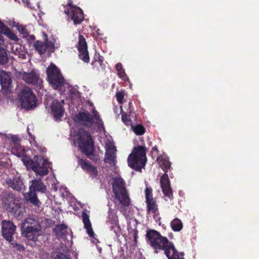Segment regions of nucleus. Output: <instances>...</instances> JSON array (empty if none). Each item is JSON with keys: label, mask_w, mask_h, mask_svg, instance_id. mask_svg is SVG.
<instances>
[{"label": "nucleus", "mask_w": 259, "mask_h": 259, "mask_svg": "<svg viewBox=\"0 0 259 259\" xmlns=\"http://www.w3.org/2000/svg\"><path fill=\"white\" fill-rule=\"evenodd\" d=\"M12 140L14 144L15 148L21 152L20 154H16L17 156L21 157L22 161L27 169H32L36 176H44L48 174L50 164L47 160L44 159L41 156H34L33 159H30L23 154L24 149L19 147V138L17 136H13Z\"/></svg>", "instance_id": "1"}, {"label": "nucleus", "mask_w": 259, "mask_h": 259, "mask_svg": "<svg viewBox=\"0 0 259 259\" xmlns=\"http://www.w3.org/2000/svg\"><path fill=\"white\" fill-rule=\"evenodd\" d=\"M112 190L115 195V203L118 201L122 206H129L130 199L125 188V183L120 177L116 176L113 178Z\"/></svg>", "instance_id": "2"}, {"label": "nucleus", "mask_w": 259, "mask_h": 259, "mask_svg": "<svg viewBox=\"0 0 259 259\" xmlns=\"http://www.w3.org/2000/svg\"><path fill=\"white\" fill-rule=\"evenodd\" d=\"M74 144L77 143L81 151L91 158L94 150V143L91 136L82 129L72 136Z\"/></svg>", "instance_id": "3"}, {"label": "nucleus", "mask_w": 259, "mask_h": 259, "mask_svg": "<svg viewBox=\"0 0 259 259\" xmlns=\"http://www.w3.org/2000/svg\"><path fill=\"white\" fill-rule=\"evenodd\" d=\"M146 241L148 244L153 247L157 252V250H164L166 251L169 249L172 246L175 247L172 243L168 241L167 238L163 237L159 233L155 230H149L147 232Z\"/></svg>", "instance_id": "4"}, {"label": "nucleus", "mask_w": 259, "mask_h": 259, "mask_svg": "<svg viewBox=\"0 0 259 259\" xmlns=\"http://www.w3.org/2000/svg\"><path fill=\"white\" fill-rule=\"evenodd\" d=\"M89 105L93 107L92 103ZM94 117L87 111L79 112L76 114L74 118L76 123L83 125L89 127L97 126L99 128L103 127V122L100 118L98 113L93 108Z\"/></svg>", "instance_id": "5"}, {"label": "nucleus", "mask_w": 259, "mask_h": 259, "mask_svg": "<svg viewBox=\"0 0 259 259\" xmlns=\"http://www.w3.org/2000/svg\"><path fill=\"white\" fill-rule=\"evenodd\" d=\"M41 226L33 218L26 219L21 225L22 235L29 240L35 241L41 234Z\"/></svg>", "instance_id": "6"}, {"label": "nucleus", "mask_w": 259, "mask_h": 259, "mask_svg": "<svg viewBox=\"0 0 259 259\" xmlns=\"http://www.w3.org/2000/svg\"><path fill=\"white\" fill-rule=\"evenodd\" d=\"M146 162V149L145 147L139 146L134 149L128 157V165L136 169L143 168Z\"/></svg>", "instance_id": "7"}, {"label": "nucleus", "mask_w": 259, "mask_h": 259, "mask_svg": "<svg viewBox=\"0 0 259 259\" xmlns=\"http://www.w3.org/2000/svg\"><path fill=\"white\" fill-rule=\"evenodd\" d=\"M47 189L46 186L42 183L40 179H34L31 181V185L29 186V191L24 194L25 199L29 201L34 206H39L40 202L38 199L36 191L45 192Z\"/></svg>", "instance_id": "8"}, {"label": "nucleus", "mask_w": 259, "mask_h": 259, "mask_svg": "<svg viewBox=\"0 0 259 259\" xmlns=\"http://www.w3.org/2000/svg\"><path fill=\"white\" fill-rule=\"evenodd\" d=\"M3 205L7 211L12 212L16 217H22L24 208L13 194L9 195L3 200Z\"/></svg>", "instance_id": "9"}, {"label": "nucleus", "mask_w": 259, "mask_h": 259, "mask_svg": "<svg viewBox=\"0 0 259 259\" xmlns=\"http://www.w3.org/2000/svg\"><path fill=\"white\" fill-rule=\"evenodd\" d=\"M47 73L49 82L53 88L62 90V87L65 84L64 78L57 67L54 64H51L47 68Z\"/></svg>", "instance_id": "10"}, {"label": "nucleus", "mask_w": 259, "mask_h": 259, "mask_svg": "<svg viewBox=\"0 0 259 259\" xmlns=\"http://www.w3.org/2000/svg\"><path fill=\"white\" fill-rule=\"evenodd\" d=\"M19 96L21 105L23 108L31 110L36 107V96L28 87H24Z\"/></svg>", "instance_id": "11"}, {"label": "nucleus", "mask_w": 259, "mask_h": 259, "mask_svg": "<svg viewBox=\"0 0 259 259\" xmlns=\"http://www.w3.org/2000/svg\"><path fill=\"white\" fill-rule=\"evenodd\" d=\"M146 202L147 207V214L151 215L157 222L160 219L159 215L157 205L155 200L153 198L152 189L147 187L145 190Z\"/></svg>", "instance_id": "12"}, {"label": "nucleus", "mask_w": 259, "mask_h": 259, "mask_svg": "<svg viewBox=\"0 0 259 259\" xmlns=\"http://www.w3.org/2000/svg\"><path fill=\"white\" fill-rule=\"evenodd\" d=\"M65 13L68 20L70 19L73 20L75 24H79L84 18L82 11L79 7L72 5L71 3L68 4Z\"/></svg>", "instance_id": "13"}, {"label": "nucleus", "mask_w": 259, "mask_h": 259, "mask_svg": "<svg viewBox=\"0 0 259 259\" xmlns=\"http://www.w3.org/2000/svg\"><path fill=\"white\" fill-rule=\"evenodd\" d=\"M17 75L28 83L36 85L39 88L41 87L42 80L39 78L38 73L34 70H32L30 72H20Z\"/></svg>", "instance_id": "14"}, {"label": "nucleus", "mask_w": 259, "mask_h": 259, "mask_svg": "<svg viewBox=\"0 0 259 259\" xmlns=\"http://www.w3.org/2000/svg\"><path fill=\"white\" fill-rule=\"evenodd\" d=\"M64 100L59 101L57 100H53L50 106L51 114L56 121L61 120V118L65 113V109L63 107Z\"/></svg>", "instance_id": "15"}, {"label": "nucleus", "mask_w": 259, "mask_h": 259, "mask_svg": "<svg viewBox=\"0 0 259 259\" xmlns=\"http://www.w3.org/2000/svg\"><path fill=\"white\" fill-rule=\"evenodd\" d=\"M106 153L104 161L110 166H115L116 162V147L111 142L106 143L105 145Z\"/></svg>", "instance_id": "16"}, {"label": "nucleus", "mask_w": 259, "mask_h": 259, "mask_svg": "<svg viewBox=\"0 0 259 259\" xmlns=\"http://www.w3.org/2000/svg\"><path fill=\"white\" fill-rule=\"evenodd\" d=\"M3 236L8 241H13V236L15 233L16 226L10 221L4 220L2 223Z\"/></svg>", "instance_id": "17"}, {"label": "nucleus", "mask_w": 259, "mask_h": 259, "mask_svg": "<svg viewBox=\"0 0 259 259\" xmlns=\"http://www.w3.org/2000/svg\"><path fill=\"white\" fill-rule=\"evenodd\" d=\"M79 53V58L85 63H88L90 58L87 50V44L84 37L81 35H79L78 41L77 45Z\"/></svg>", "instance_id": "18"}, {"label": "nucleus", "mask_w": 259, "mask_h": 259, "mask_svg": "<svg viewBox=\"0 0 259 259\" xmlns=\"http://www.w3.org/2000/svg\"><path fill=\"white\" fill-rule=\"evenodd\" d=\"M107 222L108 225L110 226V230L114 232L116 236H119L120 234L121 229L118 224V218L116 213L111 208H109L108 210Z\"/></svg>", "instance_id": "19"}, {"label": "nucleus", "mask_w": 259, "mask_h": 259, "mask_svg": "<svg viewBox=\"0 0 259 259\" xmlns=\"http://www.w3.org/2000/svg\"><path fill=\"white\" fill-rule=\"evenodd\" d=\"M33 46L40 54H44L47 51L53 52L55 49L54 43L47 39L45 42L38 40L35 41Z\"/></svg>", "instance_id": "20"}, {"label": "nucleus", "mask_w": 259, "mask_h": 259, "mask_svg": "<svg viewBox=\"0 0 259 259\" xmlns=\"http://www.w3.org/2000/svg\"><path fill=\"white\" fill-rule=\"evenodd\" d=\"M160 185L164 195L169 199L172 198V192L168 175L165 172L160 178Z\"/></svg>", "instance_id": "21"}, {"label": "nucleus", "mask_w": 259, "mask_h": 259, "mask_svg": "<svg viewBox=\"0 0 259 259\" xmlns=\"http://www.w3.org/2000/svg\"><path fill=\"white\" fill-rule=\"evenodd\" d=\"M0 82L2 89L7 92L12 82L10 73L0 69Z\"/></svg>", "instance_id": "22"}, {"label": "nucleus", "mask_w": 259, "mask_h": 259, "mask_svg": "<svg viewBox=\"0 0 259 259\" xmlns=\"http://www.w3.org/2000/svg\"><path fill=\"white\" fill-rule=\"evenodd\" d=\"M6 182L9 187L17 191H20L24 187L23 183L19 175L13 178L8 179Z\"/></svg>", "instance_id": "23"}, {"label": "nucleus", "mask_w": 259, "mask_h": 259, "mask_svg": "<svg viewBox=\"0 0 259 259\" xmlns=\"http://www.w3.org/2000/svg\"><path fill=\"white\" fill-rule=\"evenodd\" d=\"M78 162L81 168L87 171L92 177H96L98 173L97 168L88 163L82 158H78Z\"/></svg>", "instance_id": "24"}, {"label": "nucleus", "mask_w": 259, "mask_h": 259, "mask_svg": "<svg viewBox=\"0 0 259 259\" xmlns=\"http://www.w3.org/2000/svg\"><path fill=\"white\" fill-rule=\"evenodd\" d=\"M0 33L4 34L5 35L7 36L9 39L12 40L16 41L18 40L17 36L6 25H5L2 22H1V20Z\"/></svg>", "instance_id": "25"}, {"label": "nucleus", "mask_w": 259, "mask_h": 259, "mask_svg": "<svg viewBox=\"0 0 259 259\" xmlns=\"http://www.w3.org/2000/svg\"><path fill=\"white\" fill-rule=\"evenodd\" d=\"M82 217L84 227L87 230V233L90 237H93L94 233L92 228V225L89 219V216L83 211Z\"/></svg>", "instance_id": "26"}, {"label": "nucleus", "mask_w": 259, "mask_h": 259, "mask_svg": "<svg viewBox=\"0 0 259 259\" xmlns=\"http://www.w3.org/2000/svg\"><path fill=\"white\" fill-rule=\"evenodd\" d=\"M169 250L166 251V256L168 259H184V253H179L175 247L172 246Z\"/></svg>", "instance_id": "27"}, {"label": "nucleus", "mask_w": 259, "mask_h": 259, "mask_svg": "<svg viewBox=\"0 0 259 259\" xmlns=\"http://www.w3.org/2000/svg\"><path fill=\"white\" fill-rule=\"evenodd\" d=\"M5 43L4 36L0 35V64H3L7 61V55L5 49Z\"/></svg>", "instance_id": "28"}, {"label": "nucleus", "mask_w": 259, "mask_h": 259, "mask_svg": "<svg viewBox=\"0 0 259 259\" xmlns=\"http://www.w3.org/2000/svg\"><path fill=\"white\" fill-rule=\"evenodd\" d=\"M157 160L161 168L165 172H166L170 166V163L167 156L166 155L159 156L157 158Z\"/></svg>", "instance_id": "29"}, {"label": "nucleus", "mask_w": 259, "mask_h": 259, "mask_svg": "<svg viewBox=\"0 0 259 259\" xmlns=\"http://www.w3.org/2000/svg\"><path fill=\"white\" fill-rule=\"evenodd\" d=\"M92 65L94 68L97 70H100V68L104 69L105 67V64L104 63V59L102 56H99L95 59L92 62Z\"/></svg>", "instance_id": "30"}, {"label": "nucleus", "mask_w": 259, "mask_h": 259, "mask_svg": "<svg viewBox=\"0 0 259 259\" xmlns=\"http://www.w3.org/2000/svg\"><path fill=\"white\" fill-rule=\"evenodd\" d=\"M170 226L174 231L179 232L182 229L183 225L180 219L175 218L171 222Z\"/></svg>", "instance_id": "31"}, {"label": "nucleus", "mask_w": 259, "mask_h": 259, "mask_svg": "<svg viewBox=\"0 0 259 259\" xmlns=\"http://www.w3.org/2000/svg\"><path fill=\"white\" fill-rule=\"evenodd\" d=\"M56 233L58 237H62L68 233V229L66 226L61 225L57 226L55 229Z\"/></svg>", "instance_id": "32"}, {"label": "nucleus", "mask_w": 259, "mask_h": 259, "mask_svg": "<svg viewBox=\"0 0 259 259\" xmlns=\"http://www.w3.org/2000/svg\"><path fill=\"white\" fill-rule=\"evenodd\" d=\"M20 47L19 45L15 44L12 48V51L16 55H18V57L21 59H26V54L24 51H20L18 50V47Z\"/></svg>", "instance_id": "33"}, {"label": "nucleus", "mask_w": 259, "mask_h": 259, "mask_svg": "<svg viewBox=\"0 0 259 259\" xmlns=\"http://www.w3.org/2000/svg\"><path fill=\"white\" fill-rule=\"evenodd\" d=\"M132 128L137 135H142L145 133L144 127L140 124H138L135 126L132 125Z\"/></svg>", "instance_id": "34"}, {"label": "nucleus", "mask_w": 259, "mask_h": 259, "mask_svg": "<svg viewBox=\"0 0 259 259\" xmlns=\"http://www.w3.org/2000/svg\"><path fill=\"white\" fill-rule=\"evenodd\" d=\"M66 86H68V95L71 98H77L79 97V92L78 91L74 89L73 88L71 87H69L68 85V84H66Z\"/></svg>", "instance_id": "35"}, {"label": "nucleus", "mask_w": 259, "mask_h": 259, "mask_svg": "<svg viewBox=\"0 0 259 259\" xmlns=\"http://www.w3.org/2000/svg\"><path fill=\"white\" fill-rule=\"evenodd\" d=\"M121 112L122 114L121 119L122 121L125 123L126 125H131L132 126V121L130 119L128 118L126 115V113L123 111L122 106H120Z\"/></svg>", "instance_id": "36"}, {"label": "nucleus", "mask_w": 259, "mask_h": 259, "mask_svg": "<svg viewBox=\"0 0 259 259\" xmlns=\"http://www.w3.org/2000/svg\"><path fill=\"white\" fill-rule=\"evenodd\" d=\"M17 28L20 33L23 35V37H26L28 35V32L26 30L25 26L17 24Z\"/></svg>", "instance_id": "37"}, {"label": "nucleus", "mask_w": 259, "mask_h": 259, "mask_svg": "<svg viewBox=\"0 0 259 259\" xmlns=\"http://www.w3.org/2000/svg\"><path fill=\"white\" fill-rule=\"evenodd\" d=\"M116 98L120 104L123 103V100L124 98V94L123 92H118L116 93Z\"/></svg>", "instance_id": "38"}, {"label": "nucleus", "mask_w": 259, "mask_h": 259, "mask_svg": "<svg viewBox=\"0 0 259 259\" xmlns=\"http://www.w3.org/2000/svg\"><path fill=\"white\" fill-rule=\"evenodd\" d=\"M11 244L14 248H16L18 250L23 251L24 250V246L20 244H18L17 242H11Z\"/></svg>", "instance_id": "39"}, {"label": "nucleus", "mask_w": 259, "mask_h": 259, "mask_svg": "<svg viewBox=\"0 0 259 259\" xmlns=\"http://www.w3.org/2000/svg\"><path fill=\"white\" fill-rule=\"evenodd\" d=\"M117 72H118V73H117L118 75L122 80H126L128 79L127 76L126 75V74L125 73L124 70L123 69H122L121 70H119Z\"/></svg>", "instance_id": "40"}, {"label": "nucleus", "mask_w": 259, "mask_h": 259, "mask_svg": "<svg viewBox=\"0 0 259 259\" xmlns=\"http://www.w3.org/2000/svg\"><path fill=\"white\" fill-rule=\"evenodd\" d=\"M31 144L32 146H35L38 150L40 151L41 152H45L46 151V148L44 147H41V146H39L38 144L36 143V142L33 140V141L31 142Z\"/></svg>", "instance_id": "41"}, {"label": "nucleus", "mask_w": 259, "mask_h": 259, "mask_svg": "<svg viewBox=\"0 0 259 259\" xmlns=\"http://www.w3.org/2000/svg\"><path fill=\"white\" fill-rule=\"evenodd\" d=\"M54 259H69V258L63 253H58Z\"/></svg>", "instance_id": "42"}, {"label": "nucleus", "mask_w": 259, "mask_h": 259, "mask_svg": "<svg viewBox=\"0 0 259 259\" xmlns=\"http://www.w3.org/2000/svg\"><path fill=\"white\" fill-rule=\"evenodd\" d=\"M132 231L133 232V236L135 241L136 242L138 238V231L136 229H131V231L130 229H128L129 232H131Z\"/></svg>", "instance_id": "43"}, {"label": "nucleus", "mask_w": 259, "mask_h": 259, "mask_svg": "<svg viewBox=\"0 0 259 259\" xmlns=\"http://www.w3.org/2000/svg\"><path fill=\"white\" fill-rule=\"evenodd\" d=\"M7 23L11 27H17V23L13 20H9V21H7Z\"/></svg>", "instance_id": "44"}, {"label": "nucleus", "mask_w": 259, "mask_h": 259, "mask_svg": "<svg viewBox=\"0 0 259 259\" xmlns=\"http://www.w3.org/2000/svg\"><path fill=\"white\" fill-rule=\"evenodd\" d=\"M115 68L117 71L123 69L121 63H117L115 66Z\"/></svg>", "instance_id": "45"}, {"label": "nucleus", "mask_w": 259, "mask_h": 259, "mask_svg": "<svg viewBox=\"0 0 259 259\" xmlns=\"http://www.w3.org/2000/svg\"><path fill=\"white\" fill-rule=\"evenodd\" d=\"M23 2L25 4L27 7H31L30 3L29 0H22Z\"/></svg>", "instance_id": "46"}, {"label": "nucleus", "mask_w": 259, "mask_h": 259, "mask_svg": "<svg viewBox=\"0 0 259 259\" xmlns=\"http://www.w3.org/2000/svg\"><path fill=\"white\" fill-rule=\"evenodd\" d=\"M27 132L29 135V136L32 139H33V137H32V135L28 132V129H27Z\"/></svg>", "instance_id": "47"}, {"label": "nucleus", "mask_w": 259, "mask_h": 259, "mask_svg": "<svg viewBox=\"0 0 259 259\" xmlns=\"http://www.w3.org/2000/svg\"><path fill=\"white\" fill-rule=\"evenodd\" d=\"M63 189L64 190L65 192L66 193H67V192H68V191H67V188H63Z\"/></svg>", "instance_id": "48"}, {"label": "nucleus", "mask_w": 259, "mask_h": 259, "mask_svg": "<svg viewBox=\"0 0 259 259\" xmlns=\"http://www.w3.org/2000/svg\"><path fill=\"white\" fill-rule=\"evenodd\" d=\"M54 189H55V190H57V187L55 186L54 187Z\"/></svg>", "instance_id": "49"}, {"label": "nucleus", "mask_w": 259, "mask_h": 259, "mask_svg": "<svg viewBox=\"0 0 259 259\" xmlns=\"http://www.w3.org/2000/svg\"><path fill=\"white\" fill-rule=\"evenodd\" d=\"M99 251H101V248L99 249Z\"/></svg>", "instance_id": "50"}]
</instances>
